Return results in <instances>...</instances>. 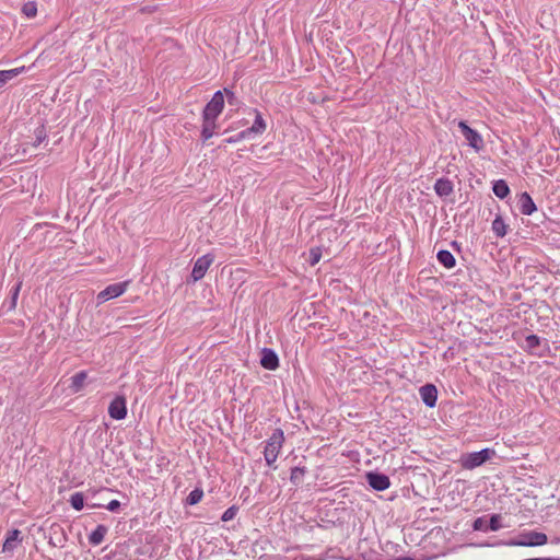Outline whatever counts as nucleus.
Wrapping results in <instances>:
<instances>
[{"mask_svg": "<svg viewBox=\"0 0 560 560\" xmlns=\"http://www.w3.org/2000/svg\"><path fill=\"white\" fill-rule=\"evenodd\" d=\"M129 285V281H122L107 285L101 291L96 299L98 303H104L110 299H115L124 294Z\"/></svg>", "mask_w": 560, "mask_h": 560, "instance_id": "6", "label": "nucleus"}, {"mask_svg": "<svg viewBox=\"0 0 560 560\" xmlns=\"http://www.w3.org/2000/svg\"><path fill=\"white\" fill-rule=\"evenodd\" d=\"M517 207L520 212L524 215H530L537 210L533 198L526 191L518 196Z\"/></svg>", "mask_w": 560, "mask_h": 560, "instance_id": "12", "label": "nucleus"}, {"mask_svg": "<svg viewBox=\"0 0 560 560\" xmlns=\"http://www.w3.org/2000/svg\"><path fill=\"white\" fill-rule=\"evenodd\" d=\"M260 364L267 370H276L279 365L278 355L273 350L264 348L261 351Z\"/></svg>", "mask_w": 560, "mask_h": 560, "instance_id": "14", "label": "nucleus"}, {"mask_svg": "<svg viewBox=\"0 0 560 560\" xmlns=\"http://www.w3.org/2000/svg\"><path fill=\"white\" fill-rule=\"evenodd\" d=\"M19 536H20V530L14 529V530L10 532L8 537L5 538V541L3 542L2 551L3 552L12 551L16 546Z\"/></svg>", "mask_w": 560, "mask_h": 560, "instance_id": "23", "label": "nucleus"}, {"mask_svg": "<svg viewBox=\"0 0 560 560\" xmlns=\"http://www.w3.org/2000/svg\"><path fill=\"white\" fill-rule=\"evenodd\" d=\"M224 94L226 96L228 103L229 104H234V102L236 100L235 94L232 91L228 90V89H224Z\"/></svg>", "mask_w": 560, "mask_h": 560, "instance_id": "33", "label": "nucleus"}, {"mask_svg": "<svg viewBox=\"0 0 560 560\" xmlns=\"http://www.w3.org/2000/svg\"><path fill=\"white\" fill-rule=\"evenodd\" d=\"M420 397L423 401V404L429 407L433 408L436 405L438 400V388L433 384H425L420 387L419 389Z\"/></svg>", "mask_w": 560, "mask_h": 560, "instance_id": "11", "label": "nucleus"}, {"mask_svg": "<svg viewBox=\"0 0 560 560\" xmlns=\"http://www.w3.org/2000/svg\"><path fill=\"white\" fill-rule=\"evenodd\" d=\"M70 504L74 510L81 511L84 506L83 494L81 492L73 493L70 498Z\"/></svg>", "mask_w": 560, "mask_h": 560, "instance_id": "25", "label": "nucleus"}, {"mask_svg": "<svg viewBox=\"0 0 560 560\" xmlns=\"http://www.w3.org/2000/svg\"><path fill=\"white\" fill-rule=\"evenodd\" d=\"M492 231L498 237H503L506 235L508 225L501 215H497L492 221Z\"/></svg>", "mask_w": 560, "mask_h": 560, "instance_id": "22", "label": "nucleus"}, {"mask_svg": "<svg viewBox=\"0 0 560 560\" xmlns=\"http://www.w3.org/2000/svg\"><path fill=\"white\" fill-rule=\"evenodd\" d=\"M471 527L474 530L479 532H497L503 527L502 516L500 514H492L489 520L486 516H480L474 520Z\"/></svg>", "mask_w": 560, "mask_h": 560, "instance_id": "5", "label": "nucleus"}, {"mask_svg": "<svg viewBox=\"0 0 560 560\" xmlns=\"http://www.w3.org/2000/svg\"><path fill=\"white\" fill-rule=\"evenodd\" d=\"M494 455L495 451L493 448L486 447L478 452L462 454L458 462L462 468L471 470L480 467L486 462L490 460Z\"/></svg>", "mask_w": 560, "mask_h": 560, "instance_id": "2", "label": "nucleus"}, {"mask_svg": "<svg viewBox=\"0 0 560 560\" xmlns=\"http://www.w3.org/2000/svg\"><path fill=\"white\" fill-rule=\"evenodd\" d=\"M224 107V94L222 91H217L210 102L206 105L203 108L202 114L207 115L208 117L217 118L222 113Z\"/></svg>", "mask_w": 560, "mask_h": 560, "instance_id": "7", "label": "nucleus"}, {"mask_svg": "<svg viewBox=\"0 0 560 560\" xmlns=\"http://www.w3.org/2000/svg\"><path fill=\"white\" fill-rule=\"evenodd\" d=\"M548 542V537L545 533L529 530L522 533L518 538L511 539L503 542L506 546H520V547H538L544 546Z\"/></svg>", "mask_w": 560, "mask_h": 560, "instance_id": "3", "label": "nucleus"}, {"mask_svg": "<svg viewBox=\"0 0 560 560\" xmlns=\"http://www.w3.org/2000/svg\"><path fill=\"white\" fill-rule=\"evenodd\" d=\"M88 373L85 371H80L77 374H74L70 381V389L72 393H79L84 387V383L86 381Z\"/></svg>", "mask_w": 560, "mask_h": 560, "instance_id": "20", "label": "nucleus"}, {"mask_svg": "<svg viewBox=\"0 0 560 560\" xmlns=\"http://www.w3.org/2000/svg\"><path fill=\"white\" fill-rule=\"evenodd\" d=\"M451 246H452V247H454V248H456L457 250H459V248H460L459 244H458L456 241H453V242L451 243Z\"/></svg>", "mask_w": 560, "mask_h": 560, "instance_id": "36", "label": "nucleus"}, {"mask_svg": "<svg viewBox=\"0 0 560 560\" xmlns=\"http://www.w3.org/2000/svg\"><path fill=\"white\" fill-rule=\"evenodd\" d=\"M267 125L258 110H255V120L252 127L245 129L246 135L250 138L253 135H261L266 131Z\"/></svg>", "mask_w": 560, "mask_h": 560, "instance_id": "16", "label": "nucleus"}, {"mask_svg": "<svg viewBox=\"0 0 560 560\" xmlns=\"http://www.w3.org/2000/svg\"><path fill=\"white\" fill-rule=\"evenodd\" d=\"M244 139H248V136L246 135L245 130L238 132L237 135L233 136V137H230V138H226L224 140L225 143H236V142H240Z\"/></svg>", "mask_w": 560, "mask_h": 560, "instance_id": "28", "label": "nucleus"}, {"mask_svg": "<svg viewBox=\"0 0 560 560\" xmlns=\"http://www.w3.org/2000/svg\"><path fill=\"white\" fill-rule=\"evenodd\" d=\"M105 508L110 512H116L120 508V502L118 500H112Z\"/></svg>", "mask_w": 560, "mask_h": 560, "instance_id": "32", "label": "nucleus"}, {"mask_svg": "<svg viewBox=\"0 0 560 560\" xmlns=\"http://www.w3.org/2000/svg\"><path fill=\"white\" fill-rule=\"evenodd\" d=\"M108 529L105 525H97L96 528L89 535V542L93 546H98L103 542Z\"/></svg>", "mask_w": 560, "mask_h": 560, "instance_id": "18", "label": "nucleus"}, {"mask_svg": "<svg viewBox=\"0 0 560 560\" xmlns=\"http://www.w3.org/2000/svg\"><path fill=\"white\" fill-rule=\"evenodd\" d=\"M458 128H459L463 137L465 138L466 143L470 148H472L476 152H480L483 149V147H485L483 139L477 130L470 128L468 126V124L464 120H460L458 122Z\"/></svg>", "mask_w": 560, "mask_h": 560, "instance_id": "4", "label": "nucleus"}, {"mask_svg": "<svg viewBox=\"0 0 560 560\" xmlns=\"http://www.w3.org/2000/svg\"><path fill=\"white\" fill-rule=\"evenodd\" d=\"M21 285H22V283L19 282L11 290V299H12V301H11L10 308H14L15 305H16V300H18V296H19V293H20V290H21Z\"/></svg>", "mask_w": 560, "mask_h": 560, "instance_id": "29", "label": "nucleus"}, {"mask_svg": "<svg viewBox=\"0 0 560 560\" xmlns=\"http://www.w3.org/2000/svg\"><path fill=\"white\" fill-rule=\"evenodd\" d=\"M25 67H19L10 70H0V89H2L9 81L24 72Z\"/></svg>", "mask_w": 560, "mask_h": 560, "instance_id": "21", "label": "nucleus"}, {"mask_svg": "<svg viewBox=\"0 0 560 560\" xmlns=\"http://www.w3.org/2000/svg\"><path fill=\"white\" fill-rule=\"evenodd\" d=\"M492 191L500 199H505L511 192L510 187L504 179L494 180L492 183Z\"/></svg>", "mask_w": 560, "mask_h": 560, "instance_id": "19", "label": "nucleus"}, {"mask_svg": "<svg viewBox=\"0 0 560 560\" xmlns=\"http://www.w3.org/2000/svg\"><path fill=\"white\" fill-rule=\"evenodd\" d=\"M436 259L446 269H452L456 265L454 255L447 249H440L436 254Z\"/></svg>", "mask_w": 560, "mask_h": 560, "instance_id": "17", "label": "nucleus"}, {"mask_svg": "<svg viewBox=\"0 0 560 560\" xmlns=\"http://www.w3.org/2000/svg\"><path fill=\"white\" fill-rule=\"evenodd\" d=\"M108 415L112 419L122 420L127 416V402L124 396L115 397L108 406Z\"/></svg>", "mask_w": 560, "mask_h": 560, "instance_id": "9", "label": "nucleus"}, {"mask_svg": "<svg viewBox=\"0 0 560 560\" xmlns=\"http://www.w3.org/2000/svg\"><path fill=\"white\" fill-rule=\"evenodd\" d=\"M203 491L201 489H194L186 498V504L195 505L201 501Z\"/></svg>", "mask_w": 560, "mask_h": 560, "instance_id": "24", "label": "nucleus"}, {"mask_svg": "<svg viewBox=\"0 0 560 560\" xmlns=\"http://www.w3.org/2000/svg\"><path fill=\"white\" fill-rule=\"evenodd\" d=\"M339 550L336 549H329L326 553L325 558L317 557L316 560H326V559H332V560H345L342 557H339Z\"/></svg>", "mask_w": 560, "mask_h": 560, "instance_id": "30", "label": "nucleus"}, {"mask_svg": "<svg viewBox=\"0 0 560 560\" xmlns=\"http://www.w3.org/2000/svg\"><path fill=\"white\" fill-rule=\"evenodd\" d=\"M434 191L439 197L445 198L453 194L454 185L451 179L441 177L434 184Z\"/></svg>", "mask_w": 560, "mask_h": 560, "instance_id": "15", "label": "nucleus"}, {"mask_svg": "<svg viewBox=\"0 0 560 560\" xmlns=\"http://www.w3.org/2000/svg\"><path fill=\"white\" fill-rule=\"evenodd\" d=\"M366 481L369 486L376 491H384L389 488L390 480L385 474L377 471H370L366 474Z\"/></svg>", "mask_w": 560, "mask_h": 560, "instance_id": "10", "label": "nucleus"}, {"mask_svg": "<svg viewBox=\"0 0 560 560\" xmlns=\"http://www.w3.org/2000/svg\"><path fill=\"white\" fill-rule=\"evenodd\" d=\"M283 443L284 434L281 429H276L265 442L264 458L266 464L272 469H277L275 463L282 450Z\"/></svg>", "mask_w": 560, "mask_h": 560, "instance_id": "1", "label": "nucleus"}, {"mask_svg": "<svg viewBox=\"0 0 560 560\" xmlns=\"http://www.w3.org/2000/svg\"><path fill=\"white\" fill-rule=\"evenodd\" d=\"M298 472H301V471H300V469H294V470L292 471V476H291V478H292V479L299 478Z\"/></svg>", "mask_w": 560, "mask_h": 560, "instance_id": "35", "label": "nucleus"}, {"mask_svg": "<svg viewBox=\"0 0 560 560\" xmlns=\"http://www.w3.org/2000/svg\"><path fill=\"white\" fill-rule=\"evenodd\" d=\"M22 11L27 18H34L37 13V8L34 2H28L24 4Z\"/></svg>", "mask_w": 560, "mask_h": 560, "instance_id": "27", "label": "nucleus"}, {"mask_svg": "<svg viewBox=\"0 0 560 560\" xmlns=\"http://www.w3.org/2000/svg\"><path fill=\"white\" fill-rule=\"evenodd\" d=\"M44 138H45V137H42V133H40V135H38V137H37L38 141H42Z\"/></svg>", "mask_w": 560, "mask_h": 560, "instance_id": "39", "label": "nucleus"}, {"mask_svg": "<svg viewBox=\"0 0 560 560\" xmlns=\"http://www.w3.org/2000/svg\"><path fill=\"white\" fill-rule=\"evenodd\" d=\"M214 257L211 254H206L201 257H199L194 265L192 271H191V278L194 281H199L202 279L213 262Z\"/></svg>", "mask_w": 560, "mask_h": 560, "instance_id": "8", "label": "nucleus"}, {"mask_svg": "<svg viewBox=\"0 0 560 560\" xmlns=\"http://www.w3.org/2000/svg\"><path fill=\"white\" fill-rule=\"evenodd\" d=\"M525 342H526V349L528 351H533L540 346L541 339L537 335L532 334V335L526 336Z\"/></svg>", "mask_w": 560, "mask_h": 560, "instance_id": "26", "label": "nucleus"}, {"mask_svg": "<svg viewBox=\"0 0 560 560\" xmlns=\"http://www.w3.org/2000/svg\"><path fill=\"white\" fill-rule=\"evenodd\" d=\"M308 262L313 266L315 265V248L311 247L308 250Z\"/></svg>", "mask_w": 560, "mask_h": 560, "instance_id": "34", "label": "nucleus"}, {"mask_svg": "<svg viewBox=\"0 0 560 560\" xmlns=\"http://www.w3.org/2000/svg\"><path fill=\"white\" fill-rule=\"evenodd\" d=\"M551 544H560V538L556 537L551 540Z\"/></svg>", "mask_w": 560, "mask_h": 560, "instance_id": "37", "label": "nucleus"}, {"mask_svg": "<svg viewBox=\"0 0 560 560\" xmlns=\"http://www.w3.org/2000/svg\"><path fill=\"white\" fill-rule=\"evenodd\" d=\"M320 256H322V255H320V253H319V248L317 247V256H316L317 262L319 261Z\"/></svg>", "mask_w": 560, "mask_h": 560, "instance_id": "38", "label": "nucleus"}, {"mask_svg": "<svg viewBox=\"0 0 560 560\" xmlns=\"http://www.w3.org/2000/svg\"><path fill=\"white\" fill-rule=\"evenodd\" d=\"M236 514V509L234 506L229 508L222 515V521L228 522L232 520Z\"/></svg>", "mask_w": 560, "mask_h": 560, "instance_id": "31", "label": "nucleus"}, {"mask_svg": "<svg viewBox=\"0 0 560 560\" xmlns=\"http://www.w3.org/2000/svg\"><path fill=\"white\" fill-rule=\"evenodd\" d=\"M218 127L217 118L202 114L201 139L203 141L209 140L215 133Z\"/></svg>", "mask_w": 560, "mask_h": 560, "instance_id": "13", "label": "nucleus"}]
</instances>
